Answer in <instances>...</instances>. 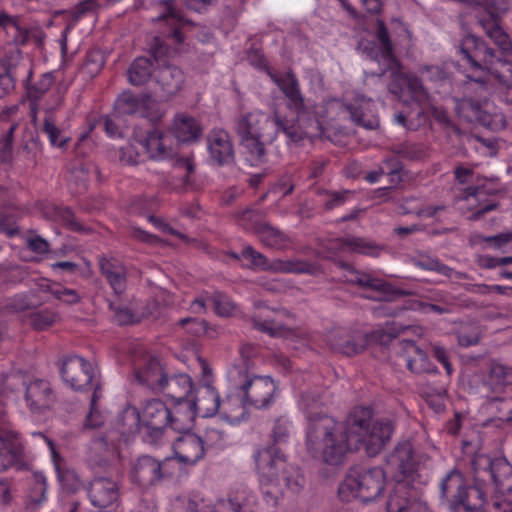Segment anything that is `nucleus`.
Wrapping results in <instances>:
<instances>
[{"mask_svg": "<svg viewBox=\"0 0 512 512\" xmlns=\"http://www.w3.org/2000/svg\"><path fill=\"white\" fill-rule=\"evenodd\" d=\"M56 223H60L72 231L82 230V225L76 221L72 210L68 207H61Z\"/></svg>", "mask_w": 512, "mask_h": 512, "instance_id": "obj_57", "label": "nucleus"}, {"mask_svg": "<svg viewBox=\"0 0 512 512\" xmlns=\"http://www.w3.org/2000/svg\"><path fill=\"white\" fill-rule=\"evenodd\" d=\"M386 485V472L380 467L353 469L339 485V497L346 502L359 499L371 503L382 496Z\"/></svg>", "mask_w": 512, "mask_h": 512, "instance_id": "obj_8", "label": "nucleus"}, {"mask_svg": "<svg viewBox=\"0 0 512 512\" xmlns=\"http://www.w3.org/2000/svg\"><path fill=\"white\" fill-rule=\"evenodd\" d=\"M233 396H228L223 402H220V411L223 418L232 424L239 423L245 416V411L248 409L244 407L240 402L239 404H233Z\"/></svg>", "mask_w": 512, "mask_h": 512, "instance_id": "obj_45", "label": "nucleus"}, {"mask_svg": "<svg viewBox=\"0 0 512 512\" xmlns=\"http://www.w3.org/2000/svg\"><path fill=\"white\" fill-rule=\"evenodd\" d=\"M260 213L252 208H246L238 214V222L243 228L256 231L263 224L259 221Z\"/></svg>", "mask_w": 512, "mask_h": 512, "instance_id": "obj_52", "label": "nucleus"}, {"mask_svg": "<svg viewBox=\"0 0 512 512\" xmlns=\"http://www.w3.org/2000/svg\"><path fill=\"white\" fill-rule=\"evenodd\" d=\"M119 432L126 437L135 436L143 430L141 414L136 407L127 406L117 418Z\"/></svg>", "mask_w": 512, "mask_h": 512, "instance_id": "obj_34", "label": "nucleus"}, {"mask_svg": "<svg viewBox=\"0 0 512 512\" xmlns=\"http://www.w3.org/2000/svg\"><path fill=\"white\" fill-rule=\"evenodd\" d=\"M56 313L51 310L34 312L30 316L31 325L37 330H44L56 321Z\"/></svg>", "mask_w": 512, "mask_h": 512, "instance_id": "obj_51", "label": "nucleus"}, {"mask_svg": "<svg viewBox=\"0 0 512 512\" xmlns=\"http://www.w3.org/2000/svg\"><path fill=\"white\" fill-rule=\"evenodd\" d=\"M119 114L112 117L105 118L104 127L107 135L110 138H122L125 134L123 129L124 119L122 115L136 114L144 117V111L142 110V101L135 98L130 94H124L117 102Z\"/></svg>", "mask_w": 512, "mask_h": 512, "instance_id": "obj_19", "label": "nucleus"}, {"mask_svg": "<svg viewBox=\"0 0 512 512\" xmlns=\"http://www.w3.org/2000/svg\"><path fill=\"white\" fill-rule=\"evenodd\" d=\"M440 495L451 512H483L484 494L478 487H467L461 472L450 471L440 483Z\"/></svg>", "mask_w": 512, "mask_h": 512, "instance_id": "obj_10", "label": "nucleus"}, {"mask_svg": "<svg viewBox=\"0 0 512 512\" xmlns=\"http://www.w3.org/2000/svg\"><path fill=\"white\" fill-rule=\"evenodd\" d=\"M347 281L371 290L369 293L362 294V297L366 299L389 301L394 295L398 294V290L390 283L357 270L351 271V277Z\"/></svg>", "mask_w": 512, "mask_h": 512, "instance_id": "obj_21", "label": "nucleus"}, {"mask_svg": "<svg viewBox=\"0 0 512 512\" xmlns=\"http://www.w3.org/2000/svg\"><path fill=\"white\" fill-rule=\"evenodd\" d=\"M193 389L192 379L189 375L181 373L167 377L161 392L174 401L190 400L188 396Z\"/></svg>", "mask_w": 512, "mask_h": 512, "instance_id": "obj_33", "label": "nucleus"}, {"mask_svg": "<svg viewBox=\"0 0 512 512\" xmlns=\"http://www.w3.org/2000/svg\"><path fill=\"white\" fill-rule=\"evenodd\" d=\"M210 302L213 304L216 313L220 316H230L236 311L234 302L222 293L212 295Z\"/></svg>", "mask_w": 512, "mask_h": 512, "instance_id": "obj_50", "label": "nucleus"}, {"mask_svg": "<svg viewBox=\"0 0 512 512\" xmlns=\"http://www.w3.org/2000/svg\"><path fill=\"white\" fill-rule=\"evenodd\" d=\"M43 131L48 136L50 144L54 147L64 148L69 141V138L64 137L61 130L57 127L51 110L46 111Z\"/></svg>", "mask_w": 512, "mask_h": 512, "instance_id": "obj_43", "label": "nucleus"}, {"mask_svg": "<svg viewBox=\"0 0 512 512\" xmlns=\"http://www.w3.org/2000/svg\"><path fill=\"white\" fill-rule=\"evenodd\" d=\"M0 28L7 34L12 35L13 38H16V34L20 30L17 19L6 13H0Z\"/></svg>", "mask_w": 512, "mask_h": 512, "instance_id": "obj_62", "label": "nucleus"}, {"mask_svg": "<svg viewBox=\"0 0 512 512\" xmlns=\"http://www.w3.org/2000/svg\"><path fill=\"white\" fill-rule=\"evenodd\" d=\"M377 25L379 46L377 50L374 47L370 49V57L386 67L382 74L390 71L392 81L389 84V90L400 98L409 96L420 107V110L417 112L418 115L426 111L439 124L449 125L450 120L446 110L431 103L430 94L423 86L421 80L413 74H405L401 71L400 64L393 55L392 44L384 22L379 19L377 20Z\"/></svg>", "mask_w": 512, "mask_h": 512, "instance_id": "obj_3", "label": "nucleus"}, {"mask_svg": "<svg viewBox=\"0 0 512 512\" xmlns=\"http://www.w3.org/2000/svg\"><path fill=\"white\" fill-rule=\"evenodd\" d=\"M242 256L243 258L250 260L253 266L262 270H264L267 264L266 257L254 250L251 246H247L243 249Z\"/></svg>", "mask_w": 512, "mask_h": 512, "instance_id": "obj_60", "label": "nucleus"}, {"mask_svg": "<svg viewBox=\"0 0 512 512\" xmlns=\"http://www.w3.org/2000/svg\"><path fill=\"white\" fill-rule=\"evenodd\" d=\"M133 139L141 144L149 158L164 161L174 155V148L170 136L157 128L143 134L137 128L133 131Z\"/></svg>", "mask_w": 512, "mask_h": 512, "instance_id": "obj_15", "label": "nucleus"}, {"mask_svg": "<svg viewBox=\"0 0 512 512\" xmlns=\"http://www.w3.org/2000/svg\"><path fill=\"white\" fill-rule=\"evenodd\" d=\"M30 301L27 295L19 294L7 300L6 308L11 312H21L28 309Z\"/></svg>", "mask_w": 512, "mask_h": 512, "instance_id": "obj_61", "label": "nucleus"}, {"mask_svg": "<svg viewBox=\"0 0 512 512\" xmlns=\"http://www.w3.org/2000/svg\"><path fill=\"white\" fill-rule=\"evenodd\" d=\"M282 131L294 142L300 141L304 136L316 137L322 134V126L315 121V129L309 127H296L289 123L277 112L268 114L254 110L241 115L236 122V133L240 138L246 154V161L251 166H257L266 158L265 146L271 144Z\"/></svg>", "mask_w": 512, "mask_h": 512, "instance_id": "obj_2", "label": "nucleus"}, {"mask_svg": "<svg viewBox=\"0 0 512 512\" xmlns=\"http://www.w3.org/2000/svg\"><path fill=\"white\" fill-rule=\"evenodd\" d=\"M142 427L145 431L144 440L157 444L169 425V408L159 399L145 402L141 411Z\"/></svg>", "mask_w": 512, "mask_h": 512, "instance_id": "obj_12", "label": "nucleus"}, {"mask_svg": "<svg viewBox=\"0 0 512 512\" xmlns=\"http://www.w3.org/2000/svg\"><path fill=\"white\" fill-rule=\"evenodd\" d=\"M264 270L275 273H304L307 272V265L296 260L275 259L271 262L267 261Z\"/></svg>", "mask_w": 512, "mask_h": 512, "instance_id": "obj_46", "label": "nucleus"}, {"mask_svg": "<svg viewBox=\"0 0 512 512\" xmlns=\"http://www.w3.org/2000/svg\"><path fill=\"white\" fill-rule=\"evenodd\" d=\"M207 150L210 161L218 166L230 165L235 160L231 137L224 129L215 128L209 132Z\"/></svg>", "mask_w": 512, "mask_h": 512, "instance_id": "obj_18", "label": "nucleus"}, {"mask_svg": "<svg viewBox=\"0 0 512 512\" xmlns=\"http://www.w3.org/2000/svg\"><path fill=\"white\" fill-rule=\"evenodd\" d=\"M482 72L483 76H468L467 82V90L477 94L478 102L486 101L495 93L497 87L492 81L494 79L499 87L508 90L504 101L512 103V62L495 56L492 63H489Z\"/></svg>", "mask_w": 512, "mask_h": 512, "instance_id": "obj_11", "label": "nucleus"}, {"mask_svg": "<svg viewBox=\"0 0 512 512\" xmlns=\"http://www.w3.org/2000/svg\"><path fill=\"white\" fill-rule=\"evenodd\" d=\"M102 276L109 283L115 294H122L126 289V269L114 258L102 257L99 260Z\"/></svg>", "mask_w": 512, "mask_h": 512, "instance_id": "obj_30", "label": "nucleus"}, {"mask_svg": "<svg viewBox=\"0 0 512 512\" xmlns=\"http://www.w3.org/2000/svg\"><path fill=\"white\" fill-rule=\"evenodd\" d=\"M347 109L350 113L352 121L354 123H356L357 125H360L366 129H370V130L378 127L379 120L375 116L365 119L364 111L359 112L357 107L350 105V106H347Z\"/></svg>", "mask_w": 512, "mask_h": 512, "instance_id": "obj_54", "label": "nucleus"}, {"mask_svg": "<svg viewBox=\"0 0 512 512\" xmlns=\"http://www.w3.org/2000/svg\"><path fill=\"white\" fill-rule=\"evenodd\" d=\"M254 460L267 502H276L284 488L292 493L301 490L303 477L299 468L288 464L275 444L259 449L254 454Z\"/></svg>", "mask_w": 512, "mask_h": 512, "instance_id": "obj_4", "label": "nucleus"}, {"mask_svg": "<svg viewBox=\"0 0 512 512\" xmlns=\"http://www.w3.org/2000/svg\"><path fill=\"white\" fill-rule=\"evenodd\" d=\"M268 75L287 98V107L297 114V127H309L310 130H314L315 121H318L317 119L311 120L308 124L304 123V116L307 112V107L295 74L292 72L277 74L268 71Z\"/></svg>", "mask_w": 512, "mask_h": 512, "instance_id": "obj_13", "label": "nucleus"}, {"mask_svg": "<svg viewBox=\"0 0 512 512\" xmlns=\"http://www.w3.org/2000/svg\"><path fill=\"white\" fill-rule=\"evenodd\" d=\"M397 153L407 160H420L424 155L423 148L418 144L406 143L402 145Z\"/></svg>", "mask_w": 512, "mask_h": 512, "instance_id": "obj_59", "label": "nucleus"}, {"mask_svg": "<svg viewBox=\"0 0 512 512\" xmlns=\"http://www.w3.org/2000/svg\"><path fill=\"white\" fill-rule=\"evenodd\" d=\"M457 338L461 346L469 347L479 342L480 333L476 326H465L458 331Z\"/></svg>", "mask_w": 512, "mask_h": 512, "instance_id": "obj_53", "label": "nucleus"}, {"mask_svg": "<svg viewBox=\"0 0 512 512\" xmlns=\"http://www.w3.org/2000/svg\"><path fill=\"white\" fill-rule=\"evenodd\" d=\"M427 460L428 456L418 452L410 440H404L386 457V468L395 481L424 485L428 478L424 467Z\"/></svg>", "mask_w": 512, "mask_h": 512, "instance_id": "obj_7", "label": "nucleus"}, {"mask_svg": "<svg viewBox=\"0 0 512 512\" xmlns=\"http://www.w3.org/2000/svg\"><path fill=\"white\" fill-rule=\"evenodd\" d=\"M152 74V63L149 58L138 57L128 70V79L132 85H143Z\"/></svg>", "mask_w": 512, "mask_h": 512, "instance_id": "obj_39", "label": "nucleus"}, {"mask_svg": "<svg viewBox=\"0 0 512 512\" xmlns=\"http://www.w3.org/2000/svg\"><path fill=\"white\" fill-rule=\"evenodd\" d=\"M187 509L191 512H215L214 507L207 505L198 495L189 498Z\"/></svg>", "mask_w": 512, "mask_h": 512, "instance_id": "obj_64", "label": "nucleus"}, {"mask_svg": "<svg viewBox=\"0 0 512 512\" xmlns=\"http://www.w3.org/2000/svg\"><path fill=\"white\" fill-rule=\"evenodd\" d=\"M169 412L168 428L178 433L189 431L197 416L190 400L174 401L173 406L169 408Z\"/></svg>", "mask_w": 512, "mask_h": 512, "instance_id": "obj_28", "label": "nucleus"}, {"mask_svg": "<svg viewBox=\"0 0 512 512\" xmlns=\"http://www.w3.org/2000/svg\"><path fill=\"white\" fill-rule=\"evenodd\" d=\"M202 438L205 444V451L207 449H223L229 444V438L225 431L214 426L208 427Z\"/></svg>", "mask_w": 512, "mask_h": 512, "instance_id": "obj_47", "label": "nucleus"}, {"mask_svg": "<svg viewBox=\"0 0 512 512\" xmlns=\"http://www.w3.org/2000/svg\"><path fill=\"white\" fill-rule=\"evenodd\" d=\"M405 349L408 354L405 358L406 365L411 372L419 374L430 371V364L426 353L413 341H407Z\"/></svg>", "mask_w": 512, "mask_h": 512, "instance_id": "obj_36", "label": "nucleus"}, {"mask_svg": "<svg viewBox=\"0 0 512 512\" xmlns=\"http://www.w3.org/2000/svg\"><path fill=\"white\" fill-rule=\"evenodd\" d=\"M483 27L486 31V34L489 38H491L495 44H497L502 51H508L511 48V43L508 35L499 27V25L494 21H488L483 24Z\"/></svg>", "mask_w": 512, "mask_h": 512, "instance_id": "obj_49", "label": "nucleus"}, {"mask_svg": "<svg viewBox=\"0 0 512 512\" xmlns=\"http://www.w3.org/2000/svg\"><path fill=\"white\" fill-rule=\"evenodd\" d=\"M418 483L395 481L387 502L388 512H406L411 499L418 495Z\"/></svg>", "mask_w": 512, "mask_h": 512, "instance_id": "obj_26", "label": "nucleus"}, {"mask_svg": "<svg viewBox=\"0 0 512 512\" xmlns=\"http://www.w3.org/2000/svg\"><path fill=\"white\" fill-rule=\"evenodd\" d=\"M190 402L197 416L203 418L214 416L220 409V395L211 384L199 387Z\"/></svg>", "mask_w": 512, "mask_h": 512, "instance_id": "obj_25", "label": "nucleus"}, {"mask_svg": "<svg viewBox=\"0 0 512 512\" xmlns=\"http://www.w3.org/2000/svg\"><path fill=\"white\" fill-rule=\"evenodd\" d=\"M34 436H38L48 443L59 481L69 490L75 491L80 484L77 473L73 470L63 468L62 459L57 455L53 443L48 440L42 433H35Z\"/></svg>", "mask_w": 512, "mask_h": 512, "instance_id": "obj_35", "label": "nucleus"}, {"mask_svg": "<svg viewBox=\"0 0 512 512\" xmlns=\"http://www.w3.org/2000/svg\"><path fill=\"white\" fill-rule=\"evenodd\" d=\"M488 383L493 391H501L512 383V368L498 361H492Z\"/></svg>", "mask_w": 512, "mask_h": 512, "instance_id": "obj_38", "label": "nucleus"}, {"mask_svg": "<svg viewBox=\"0 0 512 512\" xmlns=\"http://www.w3.org/2000/svg\"><path fill=\"white\" fill-rule=\"evenodd\" d=\"M96 375L97 372L93 365L80 356L66 358L61 367L63 381L74 390H84L89 386L95 387L91 398V410L85 421V425L90 428L102 424V420L97 416L98 410L96 408V402L101 397L99 384L94 383Z\"/></svg>", "mask_w": 512, "mask_h": 512, "instance_id": "obj_9", "label": "nucleus"}, {"mask_svg": "<svg viewBox=\"0 0 512 512\" xmlns=\"http://www.w3.org/2000/svg\"><path fill=\"white\" fill-rule=\"evenodd\" d=\"M47 479L41 472H35L32 475V486L29 492V499L35 505L42 504L47 496Z\"/></svg>", "mask_w": 512, "mask_h": 512, "instance_id": "obj_48", "label": "nucleus"}, {"mask_svg": "<svg viewBox=\"0 0 512 512\" xmlns=\"http://www.w3.org/2000/svg\"><path fill=\"white\" fill-rule=\"evenodd\" d=\"M459 52L463 60L474 70L473 75L484 71V68L495 58L493 49L473 35H467L462 39Z\"/></svg>", "mask_w": 512, "mask_h": 512, "instance_id": "obj_16", "label": "nucleus"}, {"mask_svg": "<svg viewBox=\"0 0 512 512\" xmlns=\"http://www.w3.org/2000/svg\"><path fill=\"white\" fill-rule=\"evenodd\" d=\"M291 432V423L288 420L278 419L273 428V439L275 443H283Z\"/></svg>", "mask_w": 512, "mask_h": 512, "instance_id": "obj_58", "label": "nucleus"}, {"mask_svg": "<svg viewBox=\"0 0 512 512\" xmlns=\"http://www.w3.org/2000/svg\"><path fill=\"white\" fill-rule=\"evenodd\" d=\"M175 458L183 464L194 465L205 455V444L202 437L190 431L181 432L173 442Z\"/></svg>", "mask_w": 512, "mask_h": 512, "instance_id": "obj_20", "label": "nucleus"}, {"mask_svg": "<svg viewBox=\"0 0 512 512\" xmlns=\"http://www.w3.org/2000/svg\"><path fill=\"white\" fill-rule=\"evenodd\" d=\"M24 455V442L19 432L5 425H0V472H4Z\"/></svg>", "mask_w": 512, "mask_h": 512, "instance_id": "obj_17", "label": "nucleus"}, {"mask_svg": "<svg viewBox=\"0 0 512 512\" xmlns=\"http://www.w3.org/2000/svg\"><path fill=\"white\" fill-rule=\"evenodd\" d=\"M17 128V124H13L7 135L0 138V162L8 163L12 157V141H13V133Z\"/></svg>", "mask_w": 512, "mask_h": 512, "instance_id": "obj_55", "label": "nucleus"}, {"mask_svg": "<svg viewBox=\"0 0 512 512\" xmlns=\"http://www.w3.org/2000/svg\"><path fill=\"white\" fill-rule=\"evenodd\" d=\"M138 381L154 391H160L166 381L167 375L156 358H150L146 365L136 372Z\"/></svg>", "mask_w": 512, "mask_h": 512, "instance_id": "obj_32", "label": "nucleus"}, {"mask_svg": "<svg viewBox=\"0 0 512 512\" xmlns=\"http://www.w3.org/2000/svg\"><path fill=\"white\" fill-rule=\"evenodd\" d=\"M1 394L11 400L22 398L32 413H43L55 402V393L48 380L22 374L8 377Z\"/></svg>", "mask_w": 512, "mask_h": 512, "instance_id": "obj_6", "label": "nucleus"}, {"mask_svg": "<svg viewBox=\"0 0 512 512\" xmlns=\"http://www.w3.org/2000/svg\"><path fill=\"white\" fill-rule=\"evenodd\" d=\"M506 495L495 491L491 501L492 507L496 512H512V501Z\"/></svg>", "mask_w": 512, "mask_h": 512, "instance_id": "obj_63", "label": "nucleus"}, {"mask_svg": "<svg viewBox=\"0 0 512 512\" xmlns=\"http://www.w3.org/2000/svg\"><path fill=\"white\" fill-rule=\"evenodd\" d=\"M118 154L119 161L123 165H135L139 162L140 154L131 142L121 147Z\"/></svg>", "mask_w": 512, "mask_h": 512, "instance_id": "obj_56", "label": "nucleus"}, {"mask_svg": "<svg viewBox=\"0 0 512 512\" xmlns=\"http://www.w3.org/2000/svg\"><path fill=\"white\" fill-rule=\"evenodd\" d=\"M488 464L495 491L500 494H510L512 492V465L504 457L488 459Z\"/></svg>", "mask_w": 512, "mask_h": 512, "instance_id": "obj_29", "label": "nucleus"}, {"mask_svg": "<svg viewBox=\"0 0 512 512\" xmlns=\"http://www.w3.org/2000/svg\"><path fill=\"white\" fill-rule=\"evenodd\" d=\"M173 473L171 459L158 461L151 456L143 455L134 462L130 476L133 483L141 488H148Z\"/></svg>", "mask_w": 512, "mask_h": 512, "instance_id": "obj_14", "label": "nucleus"}, {"mask_svg": "<svg viewBox=\"0 0 512 512\" xmlns=\"http://www.w3.org/2000/svg\"><path fill=\"white\" fill-rule=\"evenodd\" d=\"M411 263L423 270L436 271L444 276H451L452 269L442 264L437 258L425 253H418L410 259Z\"/></svg>", "mask_w": 512, "mask_h": 512, "instance_id": "obj_42", "label": "nucleus"}, {"mask_svg": "<svg viewBox=\"0 0 512 512\" xmlns=\"http://www.w3.org/2000/svg\"><path fill=\"white\" fill-rule=\"evenodd\" d=\"M87 491L92 505L99 508H106L119 498L118 483L109 477L93 478Z\"/></svg>", "mask_w": 512, "mask_h": 512, "instance_id": "obj_22", "label": "nucleus"}, {"mask_svg": "<svg viewBox=\"0 0 512 512\" xmlns=\"http://www.w3.org/2000/svg\"><path fill=\"white\" fill-rule=\"evenodd\" d=\"M227 380L232 395L248 409H268L279 392L278 383L268 375H256L245 365L229 368Z\"/></svg>", "mask_w": 512, "mask_h": 512, "instance_id": "obj_5", "label": "nucleus"}, {"mask_svg": "<svg viewBox=\"0 0 512 512\" xmlns=\"http://www.w3.org/2000/svg\"><path fill=\"white\" fill-rule=\"evenodd\" d=\"M155 60L158 63V68L155 70L154 77L160 88L159 96L168 99L181 89L184 81L183 72L174 65L164 62L160 64L156 57Z\"/></svg>", "mask_w": 512, "mask_h": 512, "instance_id": "obj_23", "label": "nucleus"}, {"mask_svg": "<svg viewBox=\"0 0 512 512\" xmlns=\"http://www.w3.org/2000/svg\"><path fill=\"white\" fill-rule=\"evenodd\" d=\"M53 78L49 74H45L34 85L27 86V95L33 101L29 105L31 118L34 123L37 121V105L35 101L40 99L51 87Z\"/></svg>", "mask_w": 512, "mask_h": 512, "instance_id": "obj_40", "label": "nucleus"}, {"mask_svg": "<svg viewBox=\"0 0 512 512\" xmlns=\"http://www.w3.org/2000/svg\"><path fill=\"white\" fill-rule=\"evenodd\" d=\"M341 250L343 252L359 253L369 256H377L379 254V248L374 243L360 237H348L343 239Z\"/></svg>", "mask_w": 512, "mask_h": 512, "instance_id": "obj_41", "label": "nucleus"}, {"mask_svg": "<svg viewBox=\"0 0 512 512\" xmlns=\"http://www.w3.org/2000/svg\"><path fill=\"white\" fill-rule=\"evenodd\" d=\"M319 395L304 392L298 406L306 415V448L315 458L329 465L343 463L348 451L363 448L367 455H378L390 441L394 425L389 419H375L368 407H355L344 422L322 414Z\"/></svg>", "mask_w": 512, "mask_h": 512, "instance_id": "obj_1", "label": "nucleus"}, {"mask_svg": "<svg viewBox=\"0 0 512 512\" xmlns=\"http://www.w3.org/2000/svg\"><path fill=\"white\" fill-rule=\"evenodd\" d=\"M327 343L332 350L352 356L364 350L367 340L363 335H351L346 330L335 329L327 334Z\"/></svg>", "mask_w": 512, "mask_h": 512, "instance_id": "obj_24", "label": "nucleus"}, {"mask_svg": "<svg viewBox=\"0 0 512 512\" xmlns=\"http://www.w3.org/2000/svg\"><path fill=\"white\" fill-rule=\"evenodd\" d=\"M40 288L43 292L51 294L55 299L66 305H75L81 301V296L77 290L65 287L57 282L45 280Z\"/></svg>", "mask_w": 512, "mask_h": 512, "instance_id": "obj_37", "label": "nucleus"}, {"mask_svg": "<svg viewBox=\"0 0 512 512\" xmlns=\"http://www.w3.org/2000/svg\"><path fill=\"white\" fill-rule=\"evenodd\" d=\"M261 242L271 248L280 249L286 243L285 235L274 227L263 224L257 230Z\"/></svg>", "mask_w": 512, "mask_h": 512, "instance_id": "obj_44", "label": "nucleus"}, {"mask_svg": "<svg viewBox=\"0 0 512 512\" xmlns=\"http://www.w3.org/2000/svg\"><path fill=\"white\" fill-rule=\"evenodd\" d=\"M269 313V311H267ZM292 316L285 310L273 311V316L269 314L255 316L253 318V325L256 329L264 332L272 337L283 336L287 337L290 334L288 329V322L282 321L283 318L289 320Z\"/></svg>", "mask_w": 512, "mask_h": 512, "instance_id": "obj_27", "label": "nucleus"}, {"mask_svg": "<svg viewBox=\"0 0 512 512\" xmlns=\"http://www.w3.org/2000/svg\"><path fill=\"white\" fill-rule=\"evenodd\" d=\"M171 132L179 142L187 143L198 139L202 128L191 115L178 113L173 119Z\"/></svg>", "mask_w": 512, "mask_h": 512, "instance_id": "obj_31", "label": "nucleus"}]
</instances>
